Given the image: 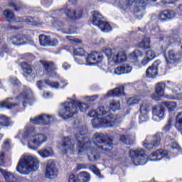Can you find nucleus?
Instances as JSON below:
<instances>
[{
  "label": "nucleus",
  "instance_id": "1",
  "mask_svg": "<svg viewBox=\"0 0 182 182\" xmlns=\"http://www.w3.org/2000/svg\"><path fill=\"white\" fill-rule=\"evenodd\" d=\"M79 132L73 139L64 138L63 141V153H70L71 154H73L75 151L78 153H93L95 150L91 146H97L98 149H101L105 151H110L113 149L112 140H105L106 139L105 134L95 133L93 136V141L90 142L89 138L86 135L87 129L83 127L80 128Z\"/></svg>",
  "mask_w": 182,
  "mask_h": 182
},
{
  "label": "nucleus",
  "instance_id": "2",
  "mask_svg": "<svg viewBox=\"0 0 182 182\" xmlns=\"http://www.w3.org/2000/svg\"><path fill=\"white\" fill-rule=\"evenodd\" d=\"M90 117H95L92 119V124L94 129L99 127H113V126L120 123L122 119L117 115L109 113L107 106H100L97 111L90 110L88 112Z\"/></svg>",
  "mask_w": 182,
  "mask_h": 182
},
{
  "label": "nucleus",
  "instance_id": "3",
  "mask_svg": "<svg viewBox=\"0 0 182 182\" xmlns=\"http://www.w3.org/2000/svg\"><path fill=\"white\" fill-rule=\"evenodd\" d=\"M17 138L20 139L23 146H28L30 150H38L41 146L48 141V136L45 134L37 133L33 125L28 124L23 133L19 132Z\"/></svg>",
  "mask_w": 182,
  "mask_h": 182
},
{
  "label": "nucleus",
  "instance_id": "4",
  "mask_svg": "<svg viewBox=\"0 0 182 182\" xmlns=\"http://www.w3.org/2000/svg\"><path fill=\"white\" fill-rule=\"evenodd\" d=\"M156 92L169 100H181L182 85L168 81L166 85L164 82H159L156 85Z\"/></svg>",
  "mask_w": 182,
  "mask_h": 182
},
{
  "label": "nucleus",
  "instance_id": "5",
  "mask_svg": "<svg viewBox=\"0 0 182 182\" xmlns=\"http://www.w3.org/2000/svg\"><path fill=\"white\" fill-rule=\"evenodd\" d=\"M77 109H80V112L85 113L89 109V105L86 103L68 99V101L61 104L58 116L65 120L70 119V117H73V115L77 113Z\"/></svg>",
  "mask_w": 182,
  "mask_h": 182
},
{
  "label": "nucleus",
  "instance_id": "6",
  "mask_svg": "<svg viewBox=\"0 0 182 182\" xmlns=\"http://www.w3.org/2000/svg\"><path fill=\"white\" fill-rule=\"evenodd\" d=\"M38 168L39 160L36 156L30 154L21 156L16 167L17 171L23 176L29 174L31 171H36Z\"/></svg>",
  "mask_w": 182,
  "mask_h": 182
},
{
  "label": "nucleus",
  "instance_id": "7",
  "mask_svg": "<svg viewBox=\"0 0 182 182\" xmlns=\"http://www.w3.org/2000/svg\"><path fill=\"white\" fill-rule=\"evenodd\" d=\"M102 52L107 58L109 66H116V65H119V63L127 60V54H126V49L124 48L116 50L110 48H104Z\"/></svg>",
  "mask_w": 182,
  "mask_h": 182
},
{
  "label": "nucleus",
  "instance_id": "8",
  "mask_svg": "<svg viewBox=\"0 0 182 182\" xmlns=\"http://www.w3.org/2000/svg\"><path fill=\"white\" fill-rule=\"evenodd\" d=\"M11 83H12L13 86L14 87V89L21 90L20 94L16 97V100L17 102H22L23 106L25 109L26 107V102L31 99V96H33V93L32 92V90H30L28 87H21V82L18 80L16 78H11L10 80Z\"/></svg>",
  "mask_w": 182,
  "mask_h": 182
},
{
  "label": "nucleus",
  "instance_id": "9",
  "mask_svg": "<svg viewBox=\"0 0 182 182\" xmlns=\"http://www.w3.org/2000/svg\"><path fill=\"white\" fill-rule=\"evenodd\" d=\"M145 153L146 151L143 149H131L129 151L131 161L134 166H144V164H146L149 156Z\"/></svg>",
  "mask_w": 182,
  "mask_h": 182
},
{
  "label": "nucleus",
  "instance_id": "10",
  "mask_svg": "<svg viewBox=\"0 0 182 182\" xmlns=\"http://www.w3.org/2000/svg\"><path fill=\"white\" fill-rule=\"evenodd\" d=\"M119 5L124 9L130 8L132 5H135L136 14L143 12L144 7L147 5V0H120Z\"/></svg>",
  "mask_w": 182,
  "mask_h": 182
},
{
  "label": "nucleus",
  "instance_id": "11",
  "mask_svg": "<svg viewBox=\"0 0 182 182\" xmlns=\"http://www.w3.org/2000/svg\"><path fill=\"white\" fill-rule=\"evenodd\" d=\"M103 60V54L102 53H97L95 51L92 52L88 55L85 59V63L83 60L76 59L75 62L78 65H86L87 66H92V65H96V63H100Z\"/></svg>",
  "mask_w": 182,
  "mask_h": 182
},
{
  "label": "nucleus",
  "instance_id": "12",
  "mask_svg": "<svg viewBox=\"0 0 182 182\" xmlns=\"http://www.w3.org/2000/svg\"><path fill=\"white\" fill-rule=\"evenodd\" d=\"M139 123H144V122H148L149 114L150 113V102L147 100H144L139 107Z\"/></svg>",
  "mask_w": 182,
  "mask_h": 182
},
{
  "label": "nucleus",
  "instance_id": "13",
  "mask_svg": "<svg viewBox=\"0 0 182 182\" xmlns=\"http://www.w3.org/2000/svg\"><path fill=\"white\" fill-rule=\"evenodd\" d=\"M59 174V169L56 166V164L52 159L48 160L46 167V177L48 178H56Z\"/></svg>",
  "mask_w": 182,
  "mask_h": 182
},
{
  "label": "nucleus",
  "instance_id": "14",
  "mask_svg": "<svg viewBox=\"0 0 182 182\" xmlns=\"http://www.w3.org/2000/svg\"><path fill=\"white\" fill-rule=\"evenodd\" d=\"M33 124H42L43 126H48L53 122V116L43 114L30 119Z\"/></svg>",
  "mask_w": 182,
  "mask_h": 182
},
{
  "label": "nucleus",
  "instance_id": "15",
  "mask_svg": "<svg viewBox=\"0 0 182 182\" xmlns=\"http://www.w3.org/2000/svg\"><path fill=\"white\" fill-rule=\"evenodd\" d=\"M43 84L47 86H50L53 89H63L68 86V81L62 80L60 83H59L58 82H51L49 80H45L44 82L40 80L37 82V87L38 89H42V87H43Z\"/></svg>",
  "mask_w": 182,
  "mask_h": 182
},
{
  "label": "nucleus",
  "instance_id": "16",
  "mask_svg": "<svg viewBox=\"0 0 182 182\" xmlns=\"http://www.w3.org/2000/svg\"><path fill=\"white\" fill-rule=\"evenodd\" d=\"M161 159H165V160H170V156L168 155V152L167 151L158 149L151 153L149 156H148V159L150 161H160Z\"/></svg>",
  "mask_w": 182,
  "mask_h": 182
},
{
  "label": "nucleus",
  "instance_id": "17",
  "mask_svg": "<svg viewBox=\"0 0 182 182\" xmlns=\"http://www.w3.org/2000/svg\"><path fill=\"white\" fill-rule=\"evenodd\" d=\"M161 65L160 60H157L152 64L151 66L149 67L146 71V77L153 79L158 75L159 68Z\"/></svg>",
  "mask_w": 182,
  "mask_h": 182
},
{
  "label": "nucleus",
  "instance_id": "18",
  "mask_svg": "<svg viewBox=\"0 0 182 182\" xmlns=\"http://www.w3.org/2000/svg\"><path fill=\"white\" fill-rule=\"evenodd\" d=\"M153 117L154 122H160L164 119V106L161 103V105H156L152 109Z\"/></svg>",
  "mask_w": 182,
  "mask_h": 182
},
{
  "label": "nucleus",
  "instance_id": "19",
  "mask_svg": "<svg viewBox=\"0 0 182 182\" xmlns=\"http://www.w3.org/2000/svg\"><path fill=\"white\" fill-rule=\"evenodd\" d=\"M90 180V175L87 172H81L77 177L74 174H71L69 176L68 182H88Z\"/></svg>",
  "mask_w": 182,
  "mask_h": 182
},
{
  "label": "nucleus",
  "instance_id": "20",
  "mask_svg": "<svg viewBox=\"0 0 182 182\" xmlns=\"http://www.w3.org/2000/svg\"><path fill=\"white\" fill-rule=\"evenodd\" d=\"M134 140H136V134L134 132L129 134V131L124 130L123 134L120 135V141L122 143H124V144H133Z\"/></svg>",
  "mask_w": 182,
  "mask_h": 182
},
{
  "label": "nucleus",
  "instance_id": "21",
  "mask_svg": "<svg viewBox=\"0 0 182 182\" xmlns=\"http://www.w3.org/2000/svg\"><path fill=\"white\" fill-rule=\"evenodd\" d=\"M41 63L43 64L48 77H55L56 76V73L54 71L56 69V66L53 63L49 61H41Z\"/></svg>",
  "mask_w": 182,
  "mask_h": 182
},
{
  "label": "nucleus",
  "instance_id": "22",
  "mask_svg": "<svg viewBox=\"0 0 182 182\" xmlns=\"http://www.w3.org/2000/svg\"><path fill=\"white\" fill-rule=\"evenodd\" d=\"M11 42L13 45L19 46V45H26V43H29L31 42V38L22 34H18L11 38Z\"/></svg>",
  "mask_w": 182,
  "mask_h": 182
},
{
  "label": "nucleus",
  "instance_id": "23",
  "mask_svg": "<svg viewBox=\"0 0 182 182\" xmlns=\"http://www.w3.org/2000/svg\"><path fill=\"white\" fill-rule=\"evenodd\" d=\"M176 18V12L172 10H164L159 13V20L161 22H166L167 21H171Z\"/></svg>",
  "mask_w": 182,
  "mask_h": 182
},
{
  "label": "nucleus",
  "instance_id": "24",
  "mask_svg": "<svg viewBox=\"0 0 182 182\" xmlns=\"http://www.w3.org/2000/svg\"><path fill=\"white\" fill-rule=\"evenodd\" d=\"M157 56H159V55H157L156 52H154V50L151 49L146 50L144 58L141 61V65L142 66H146V65H147V63H149L150 60H153V59H156Z\"/></svg>",
  "mask_w": 182,
  "mask_h": 182
},
{
  "label": "nucleus",
  "instance_id": "25",
  "mask_svg": "<svg viewBox=\"0 0 182 182\" xmlns=\"http://www.w3.org/2000/svg\"><path fill=\"white\" fill-rule=\"evenodd\" d=\"M181 53H178L174 50H169L166 55V60L167 63H174L177 62L180 58H181Z\"/></svg>",
  "mask_w": 182,
  "mask_h": 182
},
{
  "label": "nucleus",
  "instance_id": "26",
  "mask_svg": "<svg viewBox=\"0 0 182 182\" xmlns=\"http://www.w3.org/2000/svg\"><path fill=\"white\" fill-rule=\"evenodd\" d=\"M38 154L43 159H48L49 157H53V154H55V151L52 147L47 146L38 151Z\"/></svg>",
  "mask_w": 182,
  "mask_h": 182
},
{
  "label": "nucleus",
  "instance_id": "27",
  "mask_svg": "<svg viewBox=\"0 0 182 182\" xmlns=\"http://www.w3.org/2000/svg\"><path fill=\"white\" fill-rule=\"evenodd\" d=\"M65 11V15L68 16V18H70V19H79L80 16H82V11L77 10V11H70L68 9V6H65V7L63 9Z\"/></svg>",
  "mask_w": 182,
  "mask_h": 182
},
{
  "label": "nucleus",
  "instance_id": "28",
  "mask_svg": "<svg viewBox=\"0 0 182 182\" xmlns=\"http://www.w3.org/2000/svg\"><path fill=\"white\" fill-rule=\"evenodd\" d=\"M132 70V66L129 65V64H123L122 65L115 68L114 73V75H124L127 73H130Z\"/></svg>",
  "mask_w": 182,
  "mask_h": 182
},
{
  "label": "nucleus",
  "instance_id": "29",
  "mask_svg": "<svg viewBox=\"0 0 182 182\" xmlns=\"http://www.w3.org/2000/svg\"><path fill=\"white\" fill-rule=\"evenodd\" d=\"M107 97H114V96H124V87L119 86L107 93Z\"/></svg>",
  "mask_w": 182,
  "mask_h": 182
},
{
  "label": "nucleus",
  "instance_id": "30",
  "mask_svg": "<svg viewBox=\"0 0 182 182\" xmlns=\"http://www.w3.org/2000/svg\"><path fill=\"white\" fill-rule=\"evenodd\" d=\"M0 173L6 182H16V176L13 173L0 168Z\"/></svg>",
  "mask_w": 182,
  "mask_h": 182
},
{
  "label": "nucleus",
  "instance_id": "31",
  "mask_svg": "<svg viewBox=\"0 0 182 182\" xmlns=\"http://www.w3.org/2000/svg\"><path fill=\"white\" fill-rule=\"evenodd\" d=\"M103 21V16L99 11H94L92 14V18L91 22L94 26H99Z\"/></svg>",
  "mask_w": 182,
  "mask_h": 182
},
{
  "label": "nucleus",
  "instance_id": "32",
  "mask_svg": "<svg viewBox=\"0 0 182 182\" xmlns=\"http://www.w3.org/2000/svg\"><path fill=\"white\" fill-rule=\"evenodd\" d=\"M28 22L29 23H32L33 26H41V23H39V18L35 17H28V18H21L19 17L16 18V22Z\"/></svg>",
  "mask_w": 182,
  "mask_h": 182
},
{
  "label": "nucleus",
  "instance_id": "33",
  "mask_svg": "<svg viewBox=\"0 0 182 182\" xmlns=\"http://www.w3.org/2000/svg\"><path fill=\"white\" fill-rule=\"evenodd\" d=\"M168 140H169V141L171 142V147L173 150V151L177 154L178 151L181 150V149L180 148L178 144L174 141V140H176V135H169L168 136Z\"/></svg>",
  "mask_w": 182,
  "mask_h": 182
},
{
  "label": "nucleus",
  "instance_id": "34",
  "mask_svg": "<svg viewBox=\"0 0 182 182\" xmlns=\"http://www.w3.org/2000/svg\"><path fill=\"white\" fill-rule=\"evenodd\" d=\"M12 98H8L5 101L1 102L0 107L2 109L4 107H6V109H15V107H18L19 106V104H12L9 102V100Z\"/></svg>",
  "mask_w": 182,
  "mask_h": 182
},
{
  "label": "nucleus",
  "instance_id": "35",
  "mask_svg": "<svg viewBox=\"0 0 182 182\" xmlns=\"http://www.w3.org/2000/svg\"><path fill=\"white\" fill-rule=\"evenodd\" d=\"M99 29L105 33L112 32V26L106 21H102L98 26Z\"/></svg>",
  "mask_w": 182,
  "mask_h": 182
},
{
  "label": "nucleus",
  "instance_id": "36",
  "mask_svg": "<svg viewBox=\"0 0 182 182\" xmlns=\"http://www.w3.org/2000/svg\"><path fill=\"white\" fill-rule=\"evenodd\" d=\"M153 143L154 146H156L159 147L160 144H161V139H163V133L161 132H156L155 134L153 135Z\"/></svg>",
  "mask_w": 182,
  "mask_h": 182
},
{
  "label": "nucleus",
  "instance_id": "37",
  "mask_svg": "<svg viewBox=\"0 0 182 182\" xmlns=\"http://www.w3.org/2000/svg\"><path fill=\"white\" fill-rule=\"evenodd\" d=\"M162 106L166 107L168 112H173L177 107V103L174 101H166L162 102Z\"/></svg>",
  "mask_w": 182,
  "mask_h": 182
},
{
  "label": "nucleus",
  "instance_id": "38",
  "mask_svg": "<svg viewBox=\"0 0 182 182\" xmlns=\"http://www.w3.org/2000/svg\"><path fill=\"white\" fill-rule=\"evenodd\" d=\"M143 56H144V54L139 50H134L129 55V58L134 60H136V62H139V59H140V58H143Z\"/></svg>",
  "mask_w": 182,
  "mask_h": 182
},
{
  "label": "nucleus",
  "instance_id": "39",
  "mask_svg": "<svg viewBox=\"0 0 182 182\" xmlns=\"http://www.w3.org/2000/svg\"><path fill=\"white\" fill-rule=\"evenodd\" d=\"M141 98L137 95H134L131 97H129L127 100V106H134V105H137L140 102Z\"/></svg>",
  "mask_w": 182,
  "mask_h": 182
},
{
  "label": "nucleus",
  "instance_id": "40",
  "mask_svg": "<svg viewBox=\"0 0 182 182\" xmlns=\"http://www.w3.org/2000/svg\"><path fill=\"white\" fill-rule=\"evenodd\" d=\"M50 41V36H46L45 34H41L39 36V42L41 46H47L49 45V42Z\"/></svg>",
  "mask_w": 182,
  "mask_h": 182
},
{
  "label": "nucleus",
  "instance_id": "41",
  "mask_svg": "<svg viewBox=\"0 0 182 182\" xmlns=\"http://www.w3.org/2000/svg\"><path fill=\"white\" fill-rule=\"evenodd\" d=\"M136 46L142 49H149L150 48V38L144 37L142 41L139 43Z\"/></svg>",
  "mask_w": 182,
  "mask_h": 182
},
{
  "label": "nucleus",
  "instance_id": "42",
  "mask_svg": "<svg viewBox=\"0 0 182 182\" xmlns=\"http://www.w3.org/2000/svg\"><path fill=\"white\" fill-rule=\"evenodd\" d=\"M11 125L10 119L5 115H0V126L1 127H8Z\"/></svg>",
  "mask_w": 182,
  "mask_h": 182
},
{
  "label": "nucleus",
  "instance_id": "43",
  "mask_svg": "<svg viewBox=\"0 0 182 182\" xmlns=\"http://www.w3.org/2000/svg\"><path fill=\"white\" fill-rule=\"evenodd\" d=\"M143 147L146 149V150H154V149H157V146H154V142L153 141L150 143L149 140L146 139L143 142Z\"/></svg>",
  "mask_w": 182,
  "mask_h": 182
},
{
  "label": "nucleus",
  "instance_id": "44",
  "mask_svg": "<svg viewBox=\"0 0 182 182\" xmlns=\"http://www.w3.org/2000/svg\"><path fill=\"white\" fill-rule=\"evenodd\" d=\"M109 110H112L113 112H116V110L120 109V102L119 101H111L109 102V107H107Z\"/></svg>",
  "mask_w": 182,
  "mask_h": 182
},
{
  "label": "nucleus",
  "instance_id": "45",
  "mask_svg": "<svg viewBox=\"0 0 182 182\" xmlns=\"http://www.w3.org/2000/svg\"><path fill=\"white\" fill-rule=\"evenodd\" d=\"M175 127L178 130H182V112H179L176 117Z\"/></svg>",
  "mask_w": 182,
  "mask_h": 182
},
{
  "label": "nucleus",
  "instance_id": "46",
  "mask_svg": "<svg viewBox=\"0 0 182 182\" xmlns=\"http://www.w3.org/2000/svg\"><path fill=\"white\" fill-rule=\"evenodd\" d=\"M4 15L6 16V19H7L9 22H11V21H14V19H15V15L14 14V12L11 10H5L4 12Z\"/></svg>",
  "mask_w": 182,
  "mask_h": 182
},
{
  "label": "nucleus",
  "instance_id": "47",
  "mask_svg": "<svg viewBox=\"0 0 182 182\" xmlns=\"http://www.w3.org/2000/svg\"><path fill=\"white\" fill-rule=\"evenodd\" d=\"M21 68L24 72L27 75H31L32 73V68L28 63L23 62L21 63Z\"/></svg>",
  "mask_w": 182,
  "mask_h": 182
},
{
  "label": "nucleus",
  "instance_id": "48",
  "mask_svg": "<svg viewBox=\"0 0 182 182\" xmlns=\"http://www.w3.org/2000/svg\"><path fill=\"white\" fill-rule=\"evenodd\" d=\"M73 54L76 56H86V51L82 48H75Z\"/></svg>",
  "mask_w": 182,
  "mask_h": 182
},
{
  "label": "nucleus",
  "instance_id": "49",
  "mask_svg": "<svg viewBox=\"0 0 182 182\" xmlns=\"http://www.w3.org/2000/svg\"><path fill=\"white\" fill-rule=\"evenodd\" d=\"M164 41L165 42L166 45H168V46H170V45H174V43H176V38L166 37L164 38Z\"/></svg>",
  "mask_w": 182,
  "mask_h": 182
},
{
  "label": "nucleus",
  "instance_id": "50",
  "mask_svg": "<svg viewBox=\"0 0 182 182\" xmlns=\"http://www.w3.org/2000/svg\"><path fill=\"white\" fill-rule=\"evenodd\" d=\"M97 99H99V96L97 95H92V96H87L85 97V100H87V102H95L96 100H97Z\"/></svg>",
  "mask_w": 182,
  "mask_h": 182
},
{
  "label": "nucleus",
  "instance_id": "51",
  "mask_svg": "<svg viewBox=\"0 0 182 182\" xmlns=\"http://www.w3.org/2000/svg\"><path fill=\"white\" fill-rule=\"evenodd\" d=\"M58 43H59V41H58V39L53 38V39L50 40V41H49L48 45L50 46H57V45H58Z\"/></svg>",
  "mask_w": 182,
  "mask_h": 182
},
{
  "label": "nucleus",
  "instance_id": "52",
  "mask_svg": "<svg viewBox=\"0 0 182 182\" xmlns=\"http://www.w3.org/2000/svg\"><path fill=\"white\" fill-rule=\"evenodd\" d=\"M151 97L154 100H160V99H161V97H163L161 95H159V93H157L156 92H155V93L151 95Z\"/></svg>",
  "mask_w": 182,
  "mask_h": 182
},
{
  "label": "nucleus",
  "instance_id": "53",
  "mask_svg": "<svg viewBox=\"0 0 182 182\" xmlns=\"http://www.w3.org/2000/svg\"><path fill=\"white\" fill-rule=\"evenodd\" d=\"M178 0H161L162 4L164 5H170L171 4H174V2H177Z\"/></svg>",
  "mask_w": 182,
  "mask_h": 182
},
{
  "label": "nucleus",
  "instance_id": "54",
  "mask_svg": "<svg viewBox=\"0 0 182 182\" xmlns=\"http://www.w3.org/2000/svg\"><path fill=\"white\" fill-rule=\"evenodd\" d=\"M6 54V45H4L3 46L2 49H0V56L1 58H4V55Z\"/></svg>",
  "mask_w": 182,
  "mask_h": 182
},
{
  "label": "nucleus",
  "instance_id": "55",
  "mask_svg": "<svg viewBox=\"0 0 182 182\" xmlns=\"http://www.w3.org/2000/svg\"><path fill=\"white\" fill-rule=\"evenodd\" d=\"M11 139H6L5 141H4V147L5 149H10L11 148Z\"/></svg>",
  "mask_w": 182,
  "mask_h": 182
},
{
  "label": "nucleus",
  "instance_id": "56",
  "mask_svg": "<svg viewBox=\"0 0 182 182\" xmlns=\"http://www.w3.org/2000/svg\"><path fill=\"white\" fill-rule=\"evenodd\" d=\"M53 95L52 92H45L43 94V97H44L45 99H49V97H52Z\"/></svg>",
  "mask_w": 182,
  "mask_h": 182
},
{
  "label": "nucleus",
  "instance_id": "57",
  "mask_svg": "<svg viewBox=\"0 0 182 182\" xmlns=\"http://www.w3.org/2000/svg\"><path fill=\"white\" fill-rule=\"evenodd\" d=\"M171 127V126L170 125V124H168L163 128V132H165V133H167V132H168V130H170Z\"/></svg>",
  "mask_w": 182,
  "mask_h": 182
},
{
  "label": "nucleus",
  "instance_id": "58",
  "mask_svg": "<svg viewBox=\"0 0 182 182\" xmlns=\"http://www.w3.org/2000/svg\"><path fill=\"white\" fill-rule=\"evenodd\" d=\"M74 127H75L76 129L80 128V120L75 121Z\"/></svg>",
  "mask_w": 182,
  "mask_h": 182
},
{
  "label": "nucleus",
  "instance_id": "59",
  "mask_svg": "<svg viewBox=\"0 0 182 182\" xmlns=\"http://www.w3.org/2000/svg\"><path fill=\"white\" fill-rule=\"evenodd\" d=\"M53 0H41V4L43 5H48V4H52Z\"/></svg>",
  "mask_w": 182,
  "mask_h": 182
},
{
  "label": "nucleus",
  "instance_id": "60",
  "mask_svg": "<svg viewBox=\"0 0 182 182\" xmlns=\"http://www.w3.org/2000/svg\"><path fill=\"white\" fill-rule=\"evenodd\" d=\"M63 69H65V70H68V69H70V65L68 64V63H65L63 65Z\"/></svg>",
  "mask_w": 182,
  "mask_h": 182
},
{
  "label": "nucleus",
  "instance_id": "61",
  "mask_svg": "<svg viewBox=\"0 0 182 182\" xmlns=\"http://www.w3.org/2000/svg\"><path fill=\"white\" fill-rule=\"evenodd\" d=\"M9 5L11 8H16V4L14 1H12V0L9 2Z\"/></svg>",
  "mask_w": 182,
  "mask_h": 182
},
{
  "label": "nucleus",
  "instance_id": "62",
  "mask_svg": "<svg viewBox=\"0 0 182 182\" xmlns=\"http://www.w3.org/2000/svg\"><path fill=\"white\" fill-rule=\"evenodd\" d=\"M83 168H85L84 165L80 164V165H77V170H83Z\"/></svg>",
  "mask_w": 182,
  "mask_h": 182
},
{
  "label": "nucleus",
  "instance_id": "63",
  "mask_svg": "<svg viewBox=\"0 0 182 182\" xmlns=\"http://www.w3.org/2000/svg\"><path fill=\"white\" fill-rule=\"evenodd\" d=\"M66 38H67V39H68L69 41H72V42H79V41L75 40V38H73V37H68V36H67Z\"/></svg>",
  "mask_w": 182,
  "mask_h": 182
},
{
  "label": "nucleus",
  "instance_id": "64",
  "mask_svg": "<svg viewBox=\"0 0 182 182\" xmlns=\"http://www.w3.org/2000/svg\"><path fill=\"white\" fill-rule=\"evenodd\" d=\"M178 9L181 14V15H182V4H181L178 7Z\"/></svg>",
  "mask_w": 182,
  "mask_h": 182
}]
</instances>
